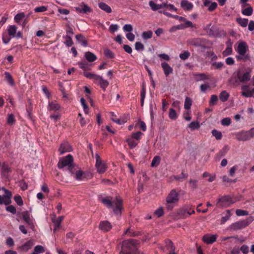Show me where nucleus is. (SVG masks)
Returning <instances> with one entry per match:
<instances>
[{
  "label": "nucleus",
  "instance_id": "f257e3e1",
  "mask_svg": "<svg viewBox=\"0 0 254 254\" xmlns=\"http://www.w3.org/2000/svg\"><path fill=\"white\" fill-rule=\"evenodd\" d=\"M98 199L107 208L112 209L115 214H121L123 204L121 198L116 197L115 201H114L112 196H104L100 194L98 195Z\"/></svg>",
  "mask_w": 254,
  "mask_h": 254
},
{
  "label": "nucleus",
  "instance_id": "f03ea898",
  "mask_svg": "<svg viewBox=\"0 0 254 254\" xmlns=\"http://www.w3.org/2000/svg\"><path fill=\"white\" fill-rule=\"evenodd\" d=\"M78 66L79 68L85 71L83 73V74L85 77L90 79L94 80L95 83L98 84L102 89H103L104 91L106 90V89L109 85V82L107 80L104 79L102 76L97 74L86 72V71L89 69L88 64L86 63H79Z\"/></svg>",
  "mask_w": 254,
  "mask_h": 254
},
{
  "label": "nucleus",
  "instance_id": "7ed1b4c3",
  "mask_svg": "<svg viewBox=\"0 0 254 254\" xmlns=\"http://www.w3.org/2000/svg\"><path fill=\"white\" fill-rule=\"evenodd\" d=\"M138 244V242L133 239L123 241L120 254H135Z\"/></svg>",
  "mask_w": 254,
  "mask_h": 254
},
{
  "label": "nucleus",
  "instance_id": "20e7f679",
  "mask_svg": "<svg viewBox=\"0 0 254 254\" xmlns=\"http://www.w3.org/2000/svg\"><path fill=\"white\" fill-rule=\"evenodd\" d=\"M179 200V194L176 191V190H172L166 197V208L171 210L173 207L172 204L177 203Z\"/></svg>",
  "mask_w": 254,
  "mask_h": 254
},
{
  "label": "nucleus",
  "instance_id": "39448f33",
  "mask_svg": "<svg viewBox=\"0 0 254 254\" xmlns=\"http://www.w3.org/2000/svg\"><path fill=\"white\" fill-rule=\"evenodd\" d=\"M254 220V218L252 216H250L245 220L238 221L232 223L229 226V229L233 231L242 230V229H244L249 226Z\"/></svg>",
  "mask_w": 254,
  "mask_h": 254
},
{
  "label": "nucleus",
  "instance_id": "423d86ee",
  "mask_svg": "<svg viewBox=\"0 0 254 254\" xmlns=\"http://www.w3.org/2000/svg\"><path fill=\"white\" fill-rule=\"evenodd\" d=\"M73 159L71 154H68L64 157L61 158L58 163V167L60 169L63 168L64 167H68V170L69 171L71 168L74 167L75 165L73 163Z\"/></svg>",
  "mask_w": 254,
  "mask_h": 254
},
{
  "label": "nucleus",
  "instance_id": "0eeeda50",
  "mask_svg": "<svg viewBox=\"0 0 254 254\" xmlns=\"http://www.w3.org/2000/svg\"><path fill=\"white\" fill-rule=\"evenodd\" d=\"M248 48V46L245 42H241L238 44L236 51L240 56H236V59L238 60H243L246 61L249 59V55H246Z\"/></svg>",
  "mask_w": 254,
  "mask_h": 254
},
{
  "label": "nucleus",
  "instance_id": "6e6552de",
  "mask_svg": "<svg viewBox=\"0 0 254 254\" xmlns=\"http://www.w3.org/2000/svg\"><path fill=\"white\" fill-rule=\"evenodd\" d=\"M236 138L239 141H247L254 137V128H251L248 131H242L235 134Z\"/></svg>",
  "mask_w": 254,
  "mask_h": 254
},
{
  "label": "nucleus",
  "instance_id": "1a4fd4ad",
  "mask_svg": "<svg viewBox=\"0 0 254 254\" xmlns=\"http://www.w3.org/2000/svg\"><path fill=\"white\" fill-rule=\"evenodd\" d=\"M187 44L189 45L199 47L205 49L207 47V40L204 38H195L187 40Z\"/></svg>",
  "mask_w": 254,
  "mask_h": 254
},
{
  "label": "nucleus",
  "instance_id": "9d476101",
  "mask_svg": "<svg viewBox=\"0 0 254 254\" xmlns=\"http://www.w3.org/2000/svg\"><path fill=\"white\" fill-rule=\"evenodd\" d=\"M234 202L235 201L232 199L230 196L224 195L223 196H221L218 199L217 206L219 207H228L234 203Z\"/></svg>",
  "mask_w": 254,
  "mask_h": 254
},
{
  "label": "nucleus",
  "instance_id": "9b49d317",
  "mask_svg": "<svg viewBox=\"0 0 254 254\" xmlns=\"http://www.w3.org/2000/svg\"><path fill=\"white\" fill-rule=\"evenodd\" d=\"M1 190L4 191L5 194L3 196L0 195V204L8 205L11 203L12 193L4 187H2Z\"/></svg>",
  "mask_w": 254,
  "mask_h": 254
},
{
  "label": "nucleus",
  "instance_id": "f8f14e48",
  "mask_svg": "<svg viewBox=\"0 0 254 254\" xmlns=\"http://www.w3.org/2000/svg\"><path fill=\"white\" fill-rule=\"evenodd\" d=\"M69 172L76 180L81 181L84 178V172L77 166L71 168Z\"/></svg>",
  "mask_w": 254,
  "mask_h": 254
},
{
  "label": "nucleus",
  "instance_id": "ddd939ff",
  "mask_svg": "<svg viewBox=\"0 0 254 254\" xmlns=\"http://www.w3.org/2000/svg\"><path fill=\"white\" fill-rule=\"evenodd\" d=\"M95 159H96L95 166L96 169H97L98 172L100 174L104 173L107 169L106 165L102 162V159L98 153L95 154Z\"/></svg>",
  "mask_w": 254,
  "mask_h": 254
},
{
  "label": "nucleus",
  "instance_id": "4468645a",
  "mask_svg": "<svg viewBox=\"0 0 254 254\" xmlns=\"http://www.w3.org/2000/svg\"><path fill=\"white\" fill-rule=\"evenodd\" d=\"M251 70L249 69L246 72H243L241 71H238L237 72L238 78L240 79L242 83H246L250 80L251 77Z\"/></svg>",
  "mask_w": 254,
  "mask_h": 254
},
{
  "label": "nucleus",
  "instance_id": "2eb2a0df",
  "mask_svg": "<svg viewBox=\"0 0 254 254\" xmlns=\"http://www.w3.org/2000/svg\"><path fill=\"white\" fill-rule=\"evenodd\" d=\"M242 95L245 97H254V88L250 89V86L243 85L242 86Z\"/></svg>",
  "mask_w": 254,
  "mask_h": 254
},
{
  "label": "nucleus",
  "instance_id": "dca6fc26",
  "mask_svg": "<svg viewBox=\"0 0 254 254\" xmlns=\"http://www.w3.org/2000/svg\"><path fill=\"white\" fill-rule=\"evenodd\" d=\"M217 235L205 234L202 237V241L205 244H213L216 242Z\"/></svg>",
  "mask_w": 254,
  "mask_h": 254
},
{
  "label": "nucleus",
  "instance_id": "f3484780",
  "mask_svg": "<svg viewBox=\"0 0 254 254\" xmlns=\"http://www.w3.org/2000/svg\"><path fill=\"white\" fill-rule=\"evenodd\" d=\"M72 148L68 142H64L62 143L59 149V151L61 154H64L65 152H69L71 151Z\"/></svg>",
  "mask_w": 254,
  "mask_h": 254
},
{
  "label": "nucleus",
  "instance_id": "a211bd4d",
  "mask_svg": "<svg viewBox=\"0 0 254 254\" xmlns=\"http://www.w3.org/2000/svg\"><path fill=\"white\" fill-rule=\"evenodd\" d=\"M75 10L78 12L83 13L91 12L92 11V9L84 3H82L81 4L76 7Z\"/></svg>",
  "mask_w": 254,
  "mask_h": 254
},
{
  "label": "nucleus",
  "instance_id": "6ab92c4d",
  "mask_svg": "<svg viewBox=\"0 0 254 254\" xmlns=\"http://www.w3.org/2000/svg\"><path fill=\"white\" fill-rule=\"evenodd\" d=\"M149 5L152 11H156L165 8L166 7L167 3L163 2L161 4H156L153 0H150L149 2Z\"/></svg>",
  "mask_w": 254,
  "mask_h": 254
},
{
  "label": "nucleus",
  "instance_id": "aec40b11",
  "mask_svg": "<svg viewBox=\"0 0 254 254\" xmlns=\"http://www.w3.org/2000/svg\"><path fill=\"white\" fill-rule=\"evenodd\" d=\"M99 228L104 232H108L111 230L112 225L108 221H101L100 223Z\"/></svg>",
  "mask_w": 254,
  "mask_h": 254
},
{
  "label": "nucleus",
  "instance_id": "412c9836",
  "mask_svg": "<svg viewBox=\"0 0 254 254\" xmlns=\"http://www.w3.org/2000/svg\"><path fill=\"white\" fill-rule=\"evenodd\" d=\"M22 215L23 220L26 223L30 226L31 228L34 227L33 222L30 218V214L27 211L22 212Z\"/></svg>",
  "mask_w": 254,
  "mask_h": 254
},
{
  "label": "nucleus",
  "instance_id": "4be33fe9",
  "mask_svg": "<svg viewBox=\"0 0 254 254\" xmlns=\"http://www.w3.org/2000/svg\"><path fill=\"white\" fill-rule=\"evenodd\" d=\"M181 6L185 11H190L193 8V4L187 0H182L181 2Z\"/></svg>",
  "mask_w": 254,
  "mask_h": 254
},
{
  "label": "nucleus",
  "instance_id": "5701e85b",
  "mask_svg": "<svg viewBox=\"0 0 254 254\" xmlns=\"http://www.w3.org/2000/svg\"><path fill=\"white\" fill-rule=\"evenodd\" d=\"M165 246L169 252V254H177L174 252L175 247L170 240H166L165 241Z\"/></svg>",
  "mask_w": 254,
  "mask_h": 254
},
{
  "label": "nucleus",
  "instance_id": "b1692460",
  "mask_svg": "<svg viewBox=\"0 0 254 254\" xmlns=\"http://www.w3.org/2000/svg\"><path fill=\"white\" fill-rule=\"evenodd\" d=\"M61 106L60 104L56 101L49 102L48 104V110L57 111L60 109Z\"/></svg>",
  "mask_w": 254,
  "mask_h": 254
},
{
  "label": "nucleus",
  "instance_id": "393cba45",
  "mask_svg": "<svg viewBox=\"0 0 254 254\" xmlns=\"http://www.w3.org/2000/svg\"><path fill=\"white\" fill-rule=\"evenodd\" d=\"M161 65L164 72V74L166 76H168L171 73H172L173 69L168 63L163 62Z\"/></svg>",
  "mask_w": 254,
  "mask_h": 254
},
{
  "label": "nucleus",
  "instance_id": "a878e982",
  "mask_svg": "<svg viewBox=\"0 0 254 254\" xmlns=\"http://www.w3.org/2000/svg\"><path fill=\"white\" fill-rule=\"evenodd\" d=\"M193 75L196 81L209 79V76L204 73H196V72H195L193 73Z\"/></svg>",
  "mask_w": 254,
  "mask_h": 254
},
{
  "label": "nucleus",
  "instance_id": "bb28decb",
  "mask_svg": "<svg viewBox=\"0 0 254 254\" xmlns=\"http://www.w3.org/2000/svg\"><path fill=\"white\" fill-rule=\"evenodd\" d=\"M159 12L163 13L164 15H165L166 16H167L168 17H171V18H173L176 19H178L180 21L185 20V18L183 16H180L177 15H174V14H172L168 12H165V11H164V12H162L161 11H159Z\"/></svg>",
  "mask_w": 254,
  "mask_h": 254
},
{
  "label": "nucleus",
  "instance_id": "cd10ccee",
  "mask_svg": "<svg viewBox=\"0 0 254 254\" xmlns=\"http://www.w3.org/2000/svg\"><path fill=\"white\" fill-rule=\"evenodd\" d=\"M146 96V87L144 84H142L140 90V106H143L144 104V99Z\"/></svg>",
  "mask_w": 254,
  "mask_h": 254
},
{
  "label": "nucleus",
  "instance_id": "c85d7f7f",
  "mask_svg": "<svg viewBox=\"0 0 254 254\" xmlns=\"http://www.w3.org/2000/svg\"><path fill=\"white\" fill-rule=\"evenodd\" d=\"M126 142L128 143V145L130 149L135 148L138 144V141L134 139L133 138L128 137L126 139Z\"/></svg>",
  "mask_w": 254,
  "mask_h": 254
},
{
  "label": "nucleus",
  "instance_id": "c756f323",
  "mask_svg": "<svg viewBox=\"0 0 254 254\" xmlns=\"http://www.w3.org/2000/svg\"><path fill=\"white\" fill-rule=\"evenodd\" d=\"M232 215L230 210H227L225 215L223 216L220 220V225H223L230 218Z\"/></svg>",
  "mask_w": 254,
  "mask_h": 254
},
{
  "label": "nucleus",
  "instance_id": "7c9ffc66",
  "mask_svg": "<svg viewBox=\"0 0 254 254\" xmlns=\"http://www.w3.org/2000/svg\"><path fill=\"white\" fill-rule=\"evenodd\" d=\"M85 58L89 62H92L97 59V56L90 52L85 53Z\"/></svg>",
  "mask_w": 254,
  "mask_h": 254
},
{
  "label": "nucleus",
  "instance_id": "2f4dec72",
  "mask_svg": "<svg viewBox=\"0 0 254 254\" xmlns=\"http://www.w3.org/2000/svg\"><path fill=\"white\" fill-rule=\"evenodd\" d=\"M4 75L5 80L7 81L8 84L11 86H13L14 85V82L11 74L8 72H4Z\"/></svg>",
  "mask_w": 254,
  "mask_h": 254
},
{
  "label": "nucleus",
  "instance_id": "473e14b6",
  "mask_svg": "<svg viewBox=\"0 0 254 254\" xmlns=\"http://www.w3.org/2000/svg\"><path fill=\"white\" fill-rule=\"evenodd\" d=\"M230 84L233 86L236 87L239 85V83H242L241 80L238 78L237 75L233 76L230 79Z\"/></svg>",
  "mask_w": 254,
  "mask_h": 254
},
{
  "label": "nucleus",
  "instance_id": "72a5a7b5",
  "mask_svg": "<svg viewBox=\"0 0 254 254\" xmlns=\"http://www.w3.org/2000/svg\"><path fill=\"white\" fill-rule=\"evenodd\" d=\"M190 188L193 190L198 188V181L195 179H190L188 182Z\"/></svg>",
  "mask_w": 254,
  "mask_h": 254
},
{
  "label": "nucleus",
  "instance_id": "f704fd0d",
  "mask_svg": "<svg viewBox=\"0 0 254 254\" xmlns=\"http://www.w3.org/2000/svg\"><path fill=\"white\" fill-rule=\"evenodd\" d=\"M99 7L103 11L110 13L112 11L111 7L108 6L106 3L103 2L99 3Z\"/></svg>",
  "mask_w": 254,
  "mask_h": 254
},
{
  "label": "nucleus",
  "instance_id": "c9c22d12",
  "mask_svg": "<svg viewBox=\"0 0 254 254\" xmlns=\"http://www.w3.org/2000/svg\"><path fill=\"white\" fill-rule=\"evenodd\" d=\"M229 97V94L226 90L222 91L219 95V99L223 102L227 101Z\"/></svg>",
  "mask_w": 254,
  "mask_h": 254
},
{
  "label": "nucleus",
  "instance_id": "e433bc0d",
  "mask_svg": "<svg viewBox=\"0 0 254 254\" xmlns=\"http://www.w3.org/2000/svg\"><path fill=\"white\" fill-rule=\"evenodd\" d=\"M17 29V28H16V26H10L7 29L9 35L12 37H14L15 36V34H16Z\"/></svg>",
  "mask_w": 254,
  "mask_h": 254
},
{
  "label": "nucleus",
  "instance_id": "4c0bfd02",
  "mask_svg": "<svg viewBox=\"0 0 254 254\" xmlns=\"http://www.w3.org/2000/svg\"><path fill=\"white\" fill-rule=\"evenodd\" d=\"M76 40L79 42H82L83 46L86 47L87 46V41L85 37L81 34H77L75 36Z\"/></svg>",
  "mask_w": 254,
  "mask_h": 254
},
{
  "label": "nucleus",
  "instance_id": "58836bf2",
  "mask_svg": "<svg viewBox=\"0 0 254 254\" xmlns=\"http://www.w3.org/2000/svg\"><path fill=\"white\" fill-rule=\"evenodd\" d=\"M187 177L188 175L185 174L184 171H182L181 175L174 176V179L179 182H183L184 180H186Z\"/></svg>",
  "mask_w": 254,
  "mask_h": 254
},
{
  "label": "nucleus",
  "instance_id": "ea45409f",
  "mask_svg": "<svg viewBox=\"0 0 254 254\" xmlns=\"http://www.w3.org/2000/svg\"><path fill=\"white\" fill-rule=\"evenodd\" d=\"M63 220V216H60L57 219L53 221V223L55 226L54 231L55 232L57 229L59 228L60 227L62 221Z\"/></svg>",
  "mask_w": 254,
  "mask_h": 254
},
{
  "label": "nucleus",
  "instance_id": "a19ab883",
  "mask_svg": "<svg viewBox=\"0 0 254 254\" xmlns=\"http://www.w3.org/2000/svg\"><path fill=\"white\" fill-rule=\"evenodd\" d=\"M229 148V147L227 145L223 146L222 149L219 151V152L217 154V156L219 158L222 157L223 156H225L226 154L228 152Z\"/></svg>",
  "mask_w": 254,
  "mask_h": 254
},
{
  "label": "nucleus",
  "instance_id": "79ce46f5",
  "mask_svg": "<svg viewBox=\"0 0 254 254\" xmlns=\"http://www.w3.org/2000/svg\"><path fill=\"white\" fill-rule=\"evenodd\" d=\"M236 21L243 27H246L248 23V19L246 18H238L236 19Z\"/></svg>",
  "mask_w": 254,
  "mask_h": 254
},
{
  "label": "nucleus",
  "instance_id": "37998d69",
  "mask_svg": "<svg viewBox=\"0 0 254 254\" xmlns=\"http://www.w3.org/2000/svg\"><path fill=\"white\" fill-rule=\"evenodd\" d=\"M44 252V249L43 247L41 245H37L34 248V251L32 253V254H39Z\"/></svg>",
  "mask_w": 254,
  "mask_h": 254
},
{
  "label": "nucleus",
  "instance_id": "c03bdc74",
  "mask_svg": "<svg viewBox=\"0 0 254 254\" xmlns=\"http://www.w3.org/2000/svg\"><path fill=\"white\" fill-rule=\"evenodd\" d=\"M160 156H155L154 157L151 166L152 167H156V166H158L159 164L160 163Z\"/></svg>",
  "mask_w": 254,
  "mask_h": 254
},
{
  "label": "nucleus",
  "instance_id": "a18cd8bd",
  "mask_svg": "<svg viewBox=\"0 0 254 254\" xmlns=\"http://www.w3.org/2000/svg\"><path fill=\"white\" fill-rule=\"evenodd\" d=\"M104 54L105 56L107 58L112 59L115 58V54L114 53L108 49H105L104 51Z\"/></svg>",
  "mask_w": 254,
  "mask_h": 254
},
{
  "label": "nucleus",
  "instance_id": "49530a36",
  "mask_svg": "<svg viewBox=\"0 0 254 254\" xmlns=\"http://www.w3.org/2000/svg\"><path fill=\"white\" fill-rule=\"evenodd\" d=\"M112 121L116 122L119 125H123L125 124L127 121V117H123L120 119H114L112 118Z\"/></svg>",
  "mask_w": 254,
  "mask_h": 254
},
{
  "label": "nucleus",
  "instance_id": "de8ad7c7",
  "mask_svg": "<svg viewBox=\"0 0 254 254\" xmlns=\"http://www.w3.org/2000/svg\"><path fill=\"white\" fill-rule=\"evenodd\" d=\"M13 199L16 203L18 205L21 206L23 205V201L22 198L19 194H17L15 196H14L13 197Z\"/></svg>",
  "mask_w": 254,
  "mask_h": 254
},
{
  "label": "nucleus",
  "instance_id": "09e8293b",
  "mask_svg": "<svg viewBox=\"0 0 254 254\" xmlns=\"http://www.w3.org/2000/svg\"><path fill=\"white\" fill-rule=\"evenodd\" d=\"M178 115L176 111L173 108L169 109V117L171 120H175L178 118Z\"/></svg>",
  "mask_w": 254,
  "mask_h": 254
},
{
  "label": "nucleus",
  "instance_id": "8fccbe9b",
  "mask_svg": "<svg viewBox=\"0 0 254 254\" xmlns=\"http://www.w3.org/2000/svg\"><path fill=\"white\" fill-rule=\"evenodd\" d=\"M188 127L190 130H193L194 129L198 128L200 127V125L198 122L194 121L190 124Z\"/></svg>",
  "mask_w": 254,
  "mask_h": 254
},
{
  "label": "nucleus",
  "instance_id": "3c124183",
  "mask_svg": "<svg viewBox=\"0 0 254 254\" xmlns=\"http://www.w3.org/2000/svg\"><path fill=\"white\" fill-rule=\"evenodd\" d=\"M232 45L228 46L224 51L222 52V55L224 57H227L231 55L232 53Z\"/></svg>",
  "mask_w": 254,
  "mask_h": 254
},
{
  "label": "nucleus",
  "instance_id": "603ef678",
  "mask_svg": "<svg viewBox=\"0 0 254 254\" xmlns=\"http://www.w3.org/2000/svg\"><path fill=\"white\" fill-rule=\"evenodd\" d=\"M152 32L151 30L145 31L142 34V37L143 39L147 40L150 39L152 37Z\"/></svg>",
  "mask_w": 254,
  "mask_h": 254
},
{
  "label": "nucleus",
  "instance_id": "864d4df0",
  "mask_svg": "<svg viewBox=\"0 0 254 254\" xmlns=\"http://www.w3.org/2000/svg\"><path fill=\"white\" fill-rule=\"evenodd\" d=\"M192 105V100L189 97H186L185 101L184 108L186 110H189Z\"/></svg>",
  "mask_w": 254,
  "mask_h": 254
},
{
  "label": "nucleus",
  "instance_id": "5fc2aeb1",
  "mask_svg": "<svg viewBox=\"0 0 254 254\" xmlns=\"http://www.w3.org/2000/svg\"><path fill=\"white\" fill-rule=\"evenodd\" d=\"M80 104H81L83 107L84 113L86 114H88L89 110L88 106L87 105H86V101L83 98L80 99Z\"/></svg>",
  "mask_w": 254,
  "mask_h": 254
},
{
  "label": "nucleus",
  "instance_id": "6e6d98bb",
  "mask_svg": "<svg viewBox=\"0 0 254 254\" xmlns=\"http://www.w3.org/2000/svg\"><path fill=\"white\" fill-rule=\"evenodd\" d=\"M25 17V14L23 12H20L15 15L14 19L16 22H19Z\"/></svg>",
  "mask_w": 254,
  "mask_h": 254
},
{
  "label": "nucleus",
  "instance_id": "4d7b16f0",
  "mask_svg": "<svg viewBox=\"0 0 254 254\" xmlns=\"http://www.w3.org/2000/svg\"><path fill=\"white\" fill-rule=\"evenodd\" d=\"M212 134L213 136H215L216 139L217 140L221 139L222 136L221 132L216 129H213L212 130Z\"/></svg>",
  "mask_w": 254,
  "mask_h": 254
},
{
  "label": "nucleus",
  "instance_id": "13d9d810",
  "mask_svg": "<svg viewBox=\"0 0 254 254\" xmlns=\"http://www.w3.org/2000/svg\"><path fill=\"white\" fill-rule=\"evenodd\" d=\"M218 101V97L216 95H212L211 96L209 105L210 106H214Z\"/></svg>",
  "mask_w": 254,
  "mask_h": 254
},
{
  "label": "nucleus",
  "instance_id": "bf43d9fd",
  "mask_svg": "<svg viewBox=\"0 0 254 254\" xmlns=\"http://www.w3.org/2000/svg\"><path fill=\"white\" fill-rule=\"evenodd\" d=\"M253 8L252 7H249L247 8H245L242 11V13L244 15H247V16H250L252 15L253 13Z\"/></svg>",
  "mask_w": 254,
  "mask_h": 254
},
{
  "label": "nucleus",
  "instance_id": "052dcab7",
  "mask_svg": "<svg viewBox=\"0 0 254 254\" xmlns=\"http://www.w3.org/2000/svg\"><path fill=\"white\" fill-rule=\"evenodd\" d=\"M5 210L7 212H10L13 214H14L16 213V209L13 205L7 206L6 207Z\"/></svg>",
  "mask_w": 254,
  "mask_h": 254
},
{
  "label": "nucleus",
  "instance_id": "680f3d73",
  "mask_svg": "<svg viewBox=\"0 0 254 254\" xmlns=\"http://www.w3.org/2000/svg\"><path fill=\"white\" fill-rule=\"evenodd\" d=\"M65 38L66 40L64 42V43L68 47L71 46L73 44L71 37L70 36L67 35Z\"/></svg>",
  "mask_w": 254,
  "mask_h": 254
},
{
  "label": "nucleus",
  "instance_id": "e2e57ef3",
  "mask_svg": "<svg viewBox=\"0 0 254 254\" xmlns=\"http://www.w3.org/2000/svg\"><path fill=\"white\" fill-rule=\"evenodd\" d=\"M10 167L5 163H3L2 165V171L3 174H6L10 172Z\"/></svg>",
  "mask_w": 254,
  "mask_h": 254
},
{
  "label": "nucleus",
  "instance_id": "0e129e2a",
  "mask_svg": "<svg viewBox=\"0 0 254 254\" xmlns=\"http://www.w3.org/2000/svg\"><path fill=\"white\" fill-rule=\"evenodd\" d=\"M190 53L188 51H185L180 55V58L183 60H185L189 58Z\"/></svg>",
  "mask_w": 254,
  "mask_h": 254
},
{
  "label": "nucleus",
  "instance_id": "69168bd1",
  "mask_svg": "<svg viewBox=\"0 0 254 254\" xmlns=\"http://www.w3.org/2000/svg\"><path fill=\"white\" fill-rule=\"evenodd\" d=\"M142 133L140 131H137L136 132L133 133L130 137L133 138L134 139L138 141L140 139L141 135H142Z\"/></svg>",
  "mask_w": 254,
  "mask_h": 254
},
{
  "label": "nucleus",
  "instance_id": "338daca9",
  "mask_svg": "<svg viewBox=\"0 0 254 254\" xmlns=\"http://www.w3.org/2000/svg\"><path fill=\"white\" fill-rule=\"evenodd\" d=\"M236 214L237 216H244L248 215V212L242 209H237L236 210Z\"/></svg>",
  "mask_w": 254,
  "mask_h": 254
},
{
  "label": "nucleus",
  "instance_id": "774afa93",
  "mask_svg": "<svg viewBox=\"0 0 254 254\" xmlns=\"http://www.w3.org/2000/svg\"><path fill=\"white\" fill-rule=\"evenodd\" d=\"M15 121L14 116L12 114L9 115L7 120V123L9 125H12L14 123Z\"/></svg>",
  "mask_w": 254,
  "mask_h": 254
}]
</instances>
